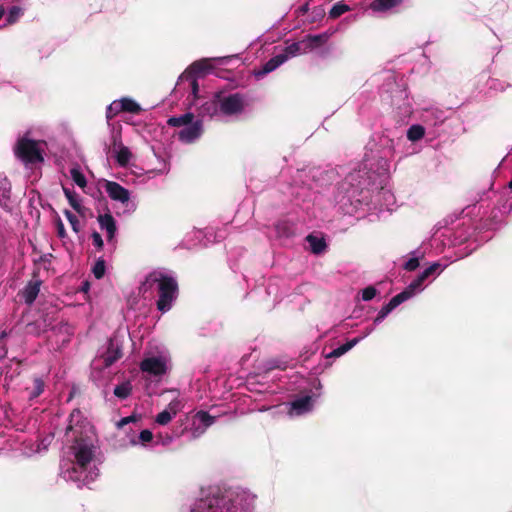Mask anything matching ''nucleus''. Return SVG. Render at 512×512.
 <instances>
[{
  "label": "nucleus",
  "mask_w": 512,
  "mask_h": 512,
  "mask_svg": "<svg viewBox=\"0 0 512 512\" xmlns=\"http://www.w3.org/2000/svg\"><path fill=\"white\" fill-rule=\"evenodd\" d=\"M358 342L359 338H354L331 351L327 357H340L352 349Z\"/></svg>",
  "instance_id": "nucleus-21"
},
{
  "label": "nucleus",
  "mask_w": 512,
  "mask_h": 512,
  "mask_svg": "<svg viewBox=\"0 0 512 512\" xmlns=\"http://www.w3.org/2000/svg\"><path fill=\"white\" fill-rule=\"evenodd\" d=\"M81 418V412L79 409H74L70 416H69V424L66 428V435H69L70 432H74L75 431V428H76V425L77 424H74V421L75 419H79Z\"/></svg>",
  "instance_id": "nucleus-34"
},
{
  "label": "nucleus",
  "mask_w": 512,
  "mask_h": 512,
  "mask_svg": "<svg viewBox=\"0 0 512 512\" xmlns=\"http://www.w3.org/2000/svg\"><path fill=\"white\" fill-rule=\"evenodd\" d=\"M119 112H122V109H120V101H114L107 108V112H106L107 118L111 119L115 115H117Z\"/></svg>",
  "instance_id": "nucleus-40"
},
{
  "label": "nucleus",
  "mask_w": 512,
  "mask_h": 512,
  "mask_svg": "<svg viewBox=\"0 0 512 512\" xmlns=\"http://www.w3.org/2000/svg\"><path fill=\"white\" fill-rule=\"evenodd\" d=\"M394 310V307L391 306L390 302H388L386 305H384L381 310L378 312L374 322L375 323H379L381 321H383L386 316L392 311Z\"/></svg>",
  "instance_id": "nucleus-38"
},
{
  "label": "nucleus",
  "mask_w": 512,
  "mask_h": 512,
  "mask_svg": "<svg viewBox=\"0 0 512 512\" xmlns=\"http://www.w3.org/2000/svg\"><path fill=\"white\" fill-rule=\"evenodd\" d=\"M71 178L81 188H84L87 184L84 174L78 168H72L70 170Z\"/></svg>",
  "instance_id": "nucleus-30"
},
{
  "label": "nucleus",
  "mask_w": 512,
  "mask_h": 512,
  "mask_svg": "<svg viewBox=\"0 0 512 512\" xmlns=\"http://www.w3.org/2000/svg\"><path fill=\"white\" fill-rule=\"evenodd\" d=\"M137 420H138V418L135 415H130V416L124 417L119 422H117V427L122 428L131 422H136Z\"/></svg>",
  "instance_id": "nucleus-48"
},
{
  "label": "nucleus",
  "mask_w": 512,
  "mask_h": 512,
  "mask_svg": "<svg viewBox=\"0 0 512 512\" xmlns=\"http://www.w3.org/2000/svg\"><path fill=\"white\" fill-rule=\"evenodd\" d=\"M419 267V259L417 257L409 259L404 264V269L407 271H414Z\"/></svg>",
  "instance_id": "nucleus-46"
},
{
  "label": "nucleus",
  "mask_w": 512,
  "mask_h": 512,
  "mask_svg": "<svg viewBox=\"0 0 512 512\" xmlns=\"http://www.w3.org/2000/svg\"><path fill=\"white\" fill-rule=\"evenodd\" d=\"M154 283H158L157 309L162 313L169 311L172 307L173 301L177 298L178 283L168 275L162 273H150L140 287V291H147Z\"/></svg>",
  "instance_id": "nucleus-2"
},
{
  "label": "nucleus",
  "mask_w": 512,
  "mask_h": 512,
  "mask_svg": "<svg viewBox=\"0 0 512 512\" xmlns=\"http://www.w3.org/2000/svg\"><path fill=\"white\" fill-rule=\"evenodd\" d=\"M412 296L413 295L405 288L402 292L392 297L389 302L395 309L397 306L410 299Z\"/></svg>",
  "instance_id": "nucleus-28"
},
{
  "label": "nucleus",
  "mask_w": 512,
  "mask_h": 512,
  "mask_svg": "<svg viewBox=\"0 0 512 512\" xmlns=\"http://www.w3.org/2000/svg\"><path fill=\"white\" fill-rule=\"evenodd\" d=\"M425 278L420 274L418 275L406 288L412 295L415 294L416 290L420 289L423 283L425 282Z\"/></svg>",
  "instance_id": "nucleus-35"
},
{
  "label": "nucleus",
  "mask_w": 512,
  "mask_h": 512,
  "mask_svg": "<svg viewBox=\"0 0 512 512\" xmlns=\"http://www.w3.org/2000/svg\"><path fill=\"white\" fill-rule=\"evenodd\" d=\"M63 191L71 207L78 213H82L83 207L77 199V195L75 194V192L70 191L67 188H64Z\"/></svg>",
  "instance_id": "nucleus-27"
},
{
  "label": "nucleus",
  "mask_w": 512,
  "mask_h": 512,
  "mask_svg": "<svg viewBox=\"0 0 512 512\" xmlns=\"http://www.w3.org/2000/svg\"><path fill=\"white\" fill-rule=\"evenodd\" d=\"M140 369L153 376H161L166 373L165 362L158 357H150L142 360Z\"/></svg>",
  "instance_id": "nucleus-7"
},
{
  "label": "nucleus",
  "mask_w": 512,
  "mask_h": 512,
  "mask_svg": "<svg viewBox=\"0 0 512 512\" xmlns=\"http://www.w3.org/2000/svg\"><path fill=\"white\" fill-rule=\"evenodd\" d=\"M441 265L438 262L432 263L429 267H427L421 275L427 280L430 276L436 274L440 269Z\"/></svg>",
  "instance_id": "nucleus-41"
},
{
  "label": "nucleus",
  "mask_w": 512,
  "mask_h": 512,
  "mask_svg": "<svg viewBox=\"0 0 512 512\" xmlns=\"http://www.w3.org/2000/svg\"><path fill=\"white\" fill-rule=\"evenodd\" d=\"M5 14V10L3 8V6H0V19L4 16Z\"/></svg>",
  "instance_id": "nucleus-53"
},
{
  "label": "nucleus",
  "mask_w": 512,
  "mask_h": 512,
  "mask_svg": "<svg viewBox=\"0 0 512 512\" xmlns=\"http://www.w3.org/2000/svg\"><path fill=\"white\" fill-rule=\"evenodd\" d=\"M327 38L328 37L325 33L318 35H307L304 38L307 50L310 51L322 46L327 41Z\"/></svg>",
  "instance_id": "nucleus-17"
},
{
  "label": "nucleus",
  "mask_w": 512,
  "mask_h": 512,
  "mask_svg": "<svg viewBox=\"0 0 512 512\" xmlns=\"http://www.w3.org/2000/svg\"><path fill=\"white\" fill-rule=\"evenodd\" d=\"M120 109H122V112H129L132 114H138L141 111L140 105L130 98H123L120 100Z\"/></svg>",
  "instance_id": "nucleus-22"
},
{
  "label": "nucleus",
  "mask_w": 512,
  "mask_h": 512,
  "mask_svg": "<svg viewBox=\"0 0 512 512\" xmlns=\"http://www.w3.org/2000/svg\"><path fill=\"white\" fill-rule=\"evenodd\" d=\"M403 0H373L370 9L374 12H386L399 6Z\"/></svg>",
  "instance_id": "nucleus-13"
},
{
  "label": "nucleus",
  "mask_w": 512,
  "mask_h": 512,
  "mask_svg": "<svg viewBox=\"0 0 512 512\" xmlns=\"http://www.w3.org/2000/svg\"><path fill=\"white\" fill-rule=\"evenodd\" d=\"M250 500V495L247 492L229 489L222 494L202 499L199 507L212 512H237L238 509H248Z\"/></svg>",
  "instance_id": "nucleus-1"
},
{
  "label": "nucleus",
  "mask_w": 512,
  "mask_h": 512,
  "mask_svg": "<svg viewBox=\"0 0 512 512\" xmlns=\"http://www.w3.org/2000/svg\"><path fill=\"white\" fill-rule=\"evenodd\" d=\"M291 407L297 414L307 412L312 408V398L309 395L297 398L291 402Z\"/></svg>",
  "instance_id": "nucleus-15"
},
{
  "label": "nucleus",
  "mask_w": 512,
  "mask_h": 512,
  "mask_svg": "<svg viewBox=\"0 0 512 512\" xmlns=\"http://www.w3.org/2000/svg\"><path fill=\"white\" fill-rule=\"evenodd\" d=\"M425 129L421 125H413L407 131V138L410 141H418L424 137Z\"/></svg>",
  "instance_id": "nucleus-26"
},
{
  "label": "nucleus",
  "mask_w": 512,
  "mask_h": 512,
  "mask_svg": "<svg viewBox=\"0 0 512 512\" xmlns=\"http://www.w3.org/2000/svg\"><path fill=\"white\" fill-rule=\"evenodd\" d=\"M306 52H308V50L306 48V44H305V41L303 39L301 41L294 42V43L288 45L284 49L282 54H287L288 55V59H289L290 57L296 56L298 54H303V53H306Z\"/></svg>",
  "instance_id": "nucleus-18"
},
{
  "label": "nucleus",
  "mask_w": 512,
  "mask_h": 512,
  "mask_svg": "<svg viewBox=\"0 0 512 512\" xmlns=\"http://www.w3.org/2000/svg\"><path fill=\"white\" fill-rule=\"evenodd\" d=\"M172 418V413L165 409L156 416L155 421L159 425H166L172 420Z\"/></svg>",
  "instance_id": "nucleus-37"
},
{
  "label": "nucleus",
  "mask_w": 512,
  "mask_h": 512,
  "mask_svg": "<svg viewBox=\"0 0 512 512\" xmlns=\"http://www.w3.org/2000/svg\"><path fill=\"white\" fill-rule=\"evenodd\" d=\"M377 294V290L373 286H368L362 290V299L364 301L372 300Z\"/></svg>",
  "instance_id": "nucleus-42"
},
{
  "label": "nucleus",
  "mask_w": 512,
  "mask_h": 512,
  "mask_svg": "<svg viewBox=\"0 0 512 512\" xmlns=\"http://www.w3.org/2000/svg\"><path fill=\"white\" fill-rule=\"evenodd\" d=\"M50 257H52L51 254H44V255H41L38 260H34V262L35 263H38V262H49L50 261Z\"/></svg>",
  "instance_id": "nucleus-51"
},
{
  "label": "nucleus",
  "mask_w": 512,
  "mask_h": 512,
  "mask_svg": "<svg viewBox=\"0 0 512 512\" xmlns=\"http://www.w3.org/2000/svg\"><path fill=\"white\" fill-rule=\"evenodd\" d=\"M11 186L7 179L0 181V205L6 206L10 200Z\"/></svg>",
  "instance_id": "nucleus-25"
},
{
  "label": "nucleus",
  "mask_w": 512,
  "mask_h": 512,
  "mask_svg": "<svg viewBox=\"0 0 512 512\" xmlns=\"http://www.w3.org/2000/svg\"><path fill=\"white\" fill-rule=\"evenodd\" d=\"M123 356L121 347L116 345L113 340L109 341L106 352L103 355L104 364L106 367L111 366Z\"/></svg>",
  "instance_id": "nucleus-12"
},
{
  "label": "nucleus",
  "mask_w": 512,
  "mask_h": 512,
  "mask_svg": "<svg viewBox=\"0 0 512 512\" xmlns=\"http://www.w3.org/2000/svg\"><path fill=\"white\" fill-rule=\"evenodd\" d=\"M211 68L212 66L209 64L208 60L203 59L191 64L184 73H191V75L198 77L205 75Z\"/></svg>",
  "instance_id": "nucleus-14"
},
{
  "label": "nucleus",
  "mask_w": 512,
  "mask_h": 512,
  "mask_svg": "<svg viewBox=\"0 0 512 512\" xmlns=\"http://www.w3.org/2000/svg\"><path fill=\"white\" fill-rule=\"evenodd\" d=\"M181 80H187L190 83L192 93L196 97L197 93L199 91V85L197 82V77L194 75H191V73H183L180 77Z\"/></svg>",
  "instance_id": "nucleus-31"
},
{
  "label": "nucleus",
  "mask_w": 512,
  "mask_h": 512,
  "mask_svg": "<svg viewBox=\"0 0 512 512\" xmlns=\"http://www.w3.org/2000/svg\"><path fill=\"white\" fill-rule=\"evenodd\" d=\"M194 121V114L187 112L180 116H173L167 120V124L171 127H186Z\"/></svg>",
  "instance_id": "nucleus-16"
},
{
  "label": "nucleus",
  "mask_w": 512,
  "mask_h": 512,
  "mask_svg": "<svg viewBox=\"0 0 512 512\" xmlns=\"http://www.w3.org/2000/svg\"><path fill=\"white\" fill-rule=\"evenodd\" d=\"M42 285V280L39 278V271L35 270L32 274V279L26 284V286L19 291L18 295L21 297V299L24 300V302L27 305H32L39 292L40 287Z\"/></svg>",
  "instance_id": "nucleus-6"
},
{
  "label": "nucleus",
  "mask_w": 512,
  "mask_h": 512,
  "mask_svg": "<svg viewBox=\"0 0 512 512\" xmlns=\"http://www.w3.org/2000/svg\"><path fill=\"white\" fill-rule=\"evenodd\" d=\"M132 157V153L129 148L125 145H120V148L117 150L116 161L121 167H125L128 165L130 159Z\"/></svg>",
  "instance_id": "nucleus-20"
},
{
  "label": "nucleus",
  "mask_w": 512,
  "mask_h": 512,
  "mask_svg": "<svg viewBox=\"0 0 512 512\" xmlns=\"http://www.w3.org/2000/svg\"><path fill=\"white\" fill-rule=\"evenodd\" d=\"M131 392H132V385L128 381L121 383L114 388V395L122 400L128 398L130 396Z\"/></svg>",
  "instance_id": "nucleus-24"
},
{
  "label": "nucleus",
  "mask_w": 512,
  "mask_h": 512,
  "mask_svg": "<svg viewBox=\"0 0 512 512\" xmlns=\"http://www.w3.org/2000/svg\"><path fill=\"white\" fill-rule=\"evenodd\" d=\"M64 215L67 218V220L69 221V223H70V225L72 227V230L74 232L78 233L80 231V222H79V219L77 218V216L74 215L69 210H65L64 211Z\"/></svg>",
  "instance_id": "nucleus-33"
},
{
  "label": "nucleus",
  "mask_w": 512,
  "mask_h": 512,
  "mask_svg": "<svg viewBox=\"0 0 512 512\" xmlns=\"http://www.w3.org/2000/svg\"><path fill=\"white\" fill-rule=\"evenodd\" d=\"M350 11L349 5L344 3L343 1H339L335 3L329 11V18L336 19L340 17L342 14Z\"/></svg>",
  "instance_id": "nucleus-23"
},
{
  "label": "nucleus",
  "mask_w": 512,
  "mask_h": 512,
  "mask_svg": "<svg viewBox=\"0 0 512 512\" xmlns=\"http://www.w3.org/2000/svg\"><path fill=\"white\" fill-rule=\"evenodd\" d=\"M21 14H22L21 8H19L17 6L11 7L9 10L8 16H7V22L10 24L15 23Z\"/></svg>",
  "instance_id": "nucleus-39"
},
{
  "label": "nucleus",
  "mask_w": 512,
  "mask_h": 512,
  "mask_svg": "<svg viewBox=\"0 0 512 512\" xmlns=\"http://www.w3.org/2000/svg\"><path fill=\"white\" fill-rule=\"evenodd\" d=\"M90 289V283L88 281H84L81 285L80 291L87 293Z\"/></svg>",
  "instance_id": "nucleus-52"
},
{
  "label": "nucleus",
  "mask_w": 512,
  "mask_h": 512,
  "mask_svg": "<svg viewBox=\"0 0 512 512\" xmlns=\"http://www.w3.org/2000/svg\"><path fill=\"white\" fill-rule=\"evenodd\" d=\"M508 187L512 190V179L510 180V182L508 183Z\"/></svg>",
  "instance_id": "nucleus-55"
},
{
  "label": "nucleus",
  "mask_w": 512,
  "mask_h": 512,
  "mask_svg": "<svg viewBox=\"0 0 512 512\" xmlns=\"http://www.w3.org/2000/svg\"><path fill=\"white\" fill-rule=\"evenodd\" d=\"M71 449L73 450L77 468L74 467L72 471L69 472V477L73 480H77L73 475L77 473L78 469L86 470L88 464L94 458V450L92 445H88L78 439H76Z\"/></svg>",
  "instance_id": "nucleus-4"
},
{
  "label": "nucleus",
  "mask_w": 512,
  "mask_h": 512,
  "mask_svg": "<svg viewBox=\"0 0 512 512\" xmlns=\"http://www.w3.org/2000/svg\"><path fill=\"white\" fill-rule=\"evenodd\" d=\"M91 238H92V242H93V245L99 249H102L103 248V239L101 237V235L94 231L92 234H91Z\"/></svg>",
  "instance_id": "nucleus-47"
},
{
  "label": "nucleus",
  "mask_w": 512,
  "mask_h": 512,
  "mask_svg": "<svg viewBox=\"0 0 512 512\" xmlns=\"http://www.w3.org/2000/svg\"><path fill=\"white\" fill-rule=\"evenodd\" d=\"M105 190L112 200L126 203L130 199L129 191L114 181H106Z\"/></svg>",
  "instance_id": "nucleus-9"
},
{
  "label": "nucleus",
  "mask_w": 512,
  "mask_h": 512,
  "mask_svg": "<svg viewBox=\"0 0 512 512\" xmlns=\"http://www.w3.org/2000/svg\"><path fill=\"white\" fill-rule=\"evenodd\" d=\"M182 409L181 401L178 399L172 400L169 404L166 410L170 411L172 413V416H176V414Z\"/></svg>",
  "instance_id": "nucleus-43"
},
{
  "label": "nucleus",
  "mask_w": 512,
  "mask_h": 512,
  "mask_svg": "<svg viewBox=\"0 0 512 512\" xmlns=\"http://www.w3.org/2000/svg\"><path fill=\"white\" fill-rule=\"evenodd\" d=\"M56 229L59 238L64 239L67 236L64 224L60 217H57L56 219Z\"/></svg>",
  "instance_id": "nucleus-44"
},
{
  "label": "nucleus",
  "mask_w": 512,
  "mask_h": 512,
  "mask_svg": "<svg viewBox=\"0 0 512 512\" xmlns=\"http://www.w3.org/2000/svg\"><path fill=\"white\" fill-rule=\"evenodd\" d=\"M306 239H307V241L311 247V251L313 253L320 254L325 250L326 242L324 239L318 238L313 235H308Z\"/></svg>",
  "instance_id": "nucleus-19"
},
{
  "label": "nucleus",
  "mask_w": 512,
  "mask_h": 512,
  "mask_svg": "<svg viewBox=\"0 0 512 512\" xmlns=\"http://www.w3.org/2000/svg\"><path fill=\"white\" fill-rule=\"evenodd\" d=\"M153 439V434L150 430L145 429L142 430L139 434V441L143 444L151 442Z\"/></svg>",
  "instance_id": "nucleus-45"
},
{
  "label": "nucleus",
  "mask_w": 512,
  "mask_h": 512,
  "mask_svg": "<svg viewBox=\"0 0 512 512\" xmlns=\"http://www.w3.org/2000/svg\"><path fill=\"white\" fill-rule=\"evenodd\" d=\"M97 220L100 225V228L106 230L107 240L111 242L114 239V236L117 231L116 221L114 217L110 213H105L103 215H99Z\"/></svg>",
  "instance_id": "nucleus-11"
},
{
  "label": "nucleus",
  "mask_w": 512,
  "mask_h": 512,
  "mask_svg": "<svg viewBox=\"0 0 512 512\" xmlns=\"http://www.w3.org/2000/svg\"><path fill=\"white\" fill-rule=\"evenodd\" d=\"M202 132V121L196 120L180 130L178 133V138L184 143H192L201 136Z\"/></svg>",
  "instance_id": "nucleus-8"
},
{
  "label": "nucleus",
  "mask_w": 512,
  "mask_h": 512,
  "mask_svg": "<svg viewBox=\"0 0 512 512\" xmlns=\"http://www.w3.org/2000/svg\"><path fill=\"white\" fill-rule=\"evenodd\" d=\"M92 272L96 279L103 278L105 274V261L101 258L98 259L92 268Z\"/></svg>",
  "instance_id": "nucleus-32"
},
{
  "label": "nucleus",
  "mask_w": 512,
  "mask_h": 512,
  "mask_svg": "<svg viewBox=\"0 0 512 512\" xmlns=\"http://www.w3.org/2000/svg\"><path fill=\"white\" fill-rule=\"evenodd\" d=\"M288 60L287 54L279 53L272 58H270L260 70L255 72L256 77H263L264 75L274 71L276 68H278L280 65H282L284 62Z\"/></svg>",
  "instance_id": "nucleus-10"
},
{
  "label": "nucleus",
  "mask_w": 512,
  "mask_h": 512,
  "mask_svg": "<svg viewBox=\"0 0 512 512\" xmlns=\"http://www.w3.org/2000/svg\"><path fill=\"white\" fill-rule=\"evenodd\" d=\"M112 145L114 148H120V145H123L121 140V134L120 132H113L111 136Z\"/></svg>",
  "instance_id": "nucleus-49"
},
{
  "label": "nucleus",
  "mask_w": 512,
  "mask_h": 512,
  "mask_svg": "<svg viewBox=\"0 0 512 512\" xmlns=\"http://www.w3.org/2000/svg\"><path fill=\"white\" fill-rule=\"evenodd\" d=\"M286 368H287V364L284 362L273 361L270 363V369L285 370Z\"/></svg>",
  "instance_id": "nucleus-50"
},
{
  "label": "nucleus",
  "mask_w": 512,
  "mask_h": 512,
  "mask_svg": "<svg viewBox=\"0 0 512 512\" xmlns=\"http://www.w3.org/2000/svg\"><path fill=\"white\" fill-rule=\"evenodd\" d=\"M196 417L200 420V422L205 426L208 427L212 425L215 421V417L211 416L206 411H199L196 414Z\"/></svg>",
  "instance_id": "nucleus-36"
},
{
  "label": "nucleus",
  "mask_w": 512,
  "mask_h": 512,
  "mask_svg": "<svg viewBox=\"0 0 512 512\" xmlns=\"http://www.w3.org/2000/svg\"><path fill=\"white\" fill-rule=\"evenodd\" d=\"M14 154L26 167L44 162L43 151L39 147V142L26 137L18 139L14 147Z\"/></svg>",
  "instance_id": "nucleus-3"
},
{
  "label": "nucleus",
  "mask_w": 512,
  "mask_h": 512,
  "mask_svg": "<svg viewBox=\"0 0 512 512\" xmlns=\"http://www.w3.org/2000/svg\"><path fill=\"white\" fill-rule=\"evenodd\" d=\"M44 387V381L41 378H35L33 381V388L29 393V398L35 399L39 397L43 393Z\"/></svg>",
  "instance_id": "nucleus-29"
},
{
  "label": "nucleus",
  "mask_w": 512,
  "mask_h": 512,
  "mask_svg": "<svg viewBox=\"0 0 512 512\" xmlns=\"http://www.w3.org/2000/svg\"><path fill=\"white\" fill-rule=\"evenodd\" d=\"M105 151L108 153L110 151V146H108L107 144H105Z\"/></svg>",
  "instance_id": "nucleus-54"
},
{
  "label": "nucleus",
  "mask_w": 512,
  "mask_h": 512,
  "mask_svg": "<svg viewBox=\"0 0 512 512\" xmlns=\"http://www.w3.org/2000/svg\"><path fill=\"white\" fill-rule=\"evenodd\" d=\"M245 99L240 93L230 94L219 101L220 111L227 116L238 115L244 111Z\"/></svg>",
  "instance_id": "nucleus-5"
}]
</instances>
